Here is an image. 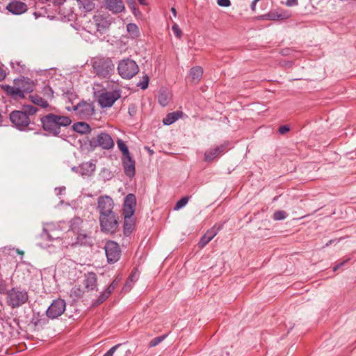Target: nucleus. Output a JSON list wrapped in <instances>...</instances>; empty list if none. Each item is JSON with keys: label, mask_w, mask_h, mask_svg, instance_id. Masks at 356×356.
<instances>
[{"label": "nucleus", "mask_w": 356, "mask_h": 356, "mask_svg": "<svg viewBox=\"0 0 356 356\" xmlns=\"http://www.w3.org/2000/svg\"><path fill=\"white\" fill-rule=\"evenodd\" d=\"M66 303L63 299L54 300L46 311L48 318L55 319L60 316L65 311Z\"/></svg>", "instance_id": "obj_8"}, {"label": "nucleus", "mask_w": 356, "mask_h": 356, "mask_svg": "<svg viewBox=\"0 0 356 356\" xmlns=\"http://www.w3.org/2000/svg\"><path fill=\"white\" fill-rule=\"evenodd\" d=\"M203 69L200 66H195L190 70L189 75L193 80L200 81L202 76Z\"/></svg>", "instance_id": "obj_31"}, {"label": "nucleus", "mask_w": 356, "mask_h": 356, "mask_svg": "<svg viewBox=\"0 0 356 356\" xmlns=\"http://www.w3.org/2000/svg\"><path fill=\"white\" fill-rule=\"evenodd\" d=\"M189 200V197L185 196L181 197L179 200H178L174 207V210L177 211L184 207L188 203Z\"/></svg>", "instance_id": "obj_40"}, {"label": "nucleus", "mask_w": 356, "mask_h": 356, "mask_svg": "<svg viewBox=\"0 0 356 356\" xmlns=\"http://www.w3.org/2000/svg\"><path fill=\"white\" fill-rule=\"evenodd\" d=\"M107 261L109 264H114L117 262L121 255V250L119 245L113 241H108L106 243L104 247Z\"/></svg>", "instance_id": "obj_10"}, {"label": "nucleus", "mask_w": 356, "mask_h": 356, "mask_svg": "<svg viewBox=\"0 0 356 356\" xmlns=\"http://www.w3.org/2000/svg\"><path fill=\"white\" fill-rule=\"evenodd\" d=\"M289 130L290 128L288 125H282L280 127L278 131L280 134H285L286 133L289 131Z\"/></svg>", "instance_id": "obj_52"}, {"label": "nucleus", "mask_w": 356, "mask_h": 356, "mask_svg": "<svg viewBox=\"0 0 356 356\" xmlns=\"http://www.w3.org/2000/svg\"><path fill=\"white\" fill-rule=\"evenodd\" d=\"M113 22L109 15L97 14L86 24L85 29L88 33L99 38L108 31Z\"/></svg>", "instance_id": "obj_2"}, {"label": "nucleus", "mask_w": 356, "mask_h": 356, "mask_svg": "<svg viewBox=\"0 0 356 356\" xmlns=\"http://www.w3.org/2000/svg\"><path fill=\"white\" fill-rule=\"evenodd\" d=\"M79 118L86 120L92 117L95 113V106L92 102L83 101L74 106Z\"/></svg>", "instance_id": "obj_11"}, {"label": "nucleus", "mask_w": 356, "mask_h": 356, "mask_svg": "<svg viewBox=\"0 0 356 356\" xmlns=\"http://www.w3.org/2000/svg\"><path fill=\"white\" fill-rule=\"evenodd\" d=\"M110 295L111 293L107 290L102 292L99 297L92 302V305H99L100 304L103 303L108 298Z\"/></svg>", "instance_id": "obj_34"}, {"label": "nucleus", "mask_w": 356, "mask_h": 356, "mask_svg": "<svg viewBox=\"0 0 356 356\" xmlns=\"http://www.w3.org/2000/svg\"><path fill=\"white\" fill-rule=\"evenodd\" d=\"M76 235V244L80 245L92 246L93 244L92 237L84 230L75 234Z\"/></svg>", "instance_id": "obj_21"}, {"label": "nucleus", "mask_w": 356, "mask_h": 356, "mask_svg": "<svg viewBox=\"0 0 356 356\" xmlns=\"http://www.w3.org/2000/svg\"><path fill=\"white\" fill-rule=\"evenodd\" d=\"M219 229H215V227H212L211 229L207 231V232L201 237L198 245L200 248H202L205 247L218 234Z\"/></svg>", "instance_id": "obj_23"}, {"label": "nucleus", "mask_w": 356, "mask_h": 356, "mask_svg": "<svg viewBox=\"0 0 356 356\" xmlns=\"http://www.w3.org/2000/svg\"><path fill=\"white\" fill-rule=\"evenodd\" d=\"M134 282H130L129 280H127L126 283L124 284V290H130L131 288L132 287V285Z\"/></svg>", "instance_id": "obj_54"}, {"label": "nucleus", "mask_w": 356, "mask_h": 356, "mask_svg": "<svg viewBox=\"0 0 356 356\" xmlns=\"http://www.w3.org/2000/svg\"><path fill=\"white\" fill-rule=\"evenodd\" d=\"M6 10L14 15H20L28 10V6L23 1L12 0L6 5Z\"/></svg>", "instance_id": "obj_14"}, {"label": "nucleus", "mask_w": 356, "mask_h": 356, "mask_svg": "<svg viewBox=\"0 0 356 356\" xmlns=\"http://www.w3.org/2000/svg\"><path fill=\"white\" fill-rule=\"evenodd\" d=\"M29 300L28 292L19 287H13L7 293L6 302L12 308H17Z\"/></svg>", "instance_id": "obj_4"}, {"label": "nucleus", "mask_w": 356, "mask_h": 356, "mask_svg": "<svg viewBox=\"0 0 356 356\" xmlns=\"http://www.w3.org/2000/svg\"><path fill=\"white\" fill-rule=\"evenodd\" d=\"M84 291L79 286H74L70 290V297L73 298V300H77L81 298L83 296Z\"/></svg>", "instance_id": "obj_33"}, {"label": "nucleus", "mask_w": 356, "mask_h": 356, "mask_svg": "<svg viewBox=\"0 0 356 356\" xmlns=\"http://www.w3.org/2000/svg\"><path fill=\"white\" fill-rule=\"evenodd\" d=\"M78 3L79 8L85 11L90 12L95 8V3L92 0H76Z\"/></svg>", "instance_id": "obj_29"}, {"label": "nucleus", "mask_w": 356, "mask_h": 356, "mask_svg": "<svg viewBox=\"0 0 356 356\" xmlns=\"http://www.w3.org/2000/svg\"><path fill=\"white\" fill-rule=\"evenodd\" d=\"M117 69L119 75L124 79H130L139 72L136 62L129 58L120 60Z\"/></svg>", "instance_id": "obj_5"}, {"label": "nucleus", "mask_w": 356, "mask_h": 356, "mask_svg": "<svg viewBox=\"0 0 356 356\" xmlns=\"http://www.w3.org/2000/svg\"><path fill=\"white\" fill-rule=\"evenodd\" d=\"M31 323L35 327L39 325H44L48 323V319L43 314L40 312H33V317L31 320Z\"/></svg>", "instance_id": "obj_26"}, {"label": "nucleus", "mask_w": 356, "mask_h": 356, "mask_svg": "<svg viewBox=\"0 0 356 356\" xmlns=\"http://www.w3.org/2000/svg\"><path fill=\"white\" fill-rule=\"evenodd\" d=\"M136 113V110H135V108L134 107H129V113L130 114V115L133 116Z\"/></svg>", "instance_id": "obj_62"}, {"label": "nucleus", "mask_w": 356, "mask_h": 356, "mask_svg": "<svg viewBox=\"0 0 356 356\" xmlns=\"http://www.w3.org/2000/svg\"><path fill=\"white\" fill-rule=\"evenodd\" d=\"M120 97L119 90L104 91L99 95L98 102L103 108L111 107Z\"/></svg>", "instance_id": "obj_12"}, {"label": "nucleus", "mask_w": 356, "mask_h": 356, "mask_svg": "<svg viewBox=\"0 0 356 356\" xmlns=\"http://www.w3.org/2000/svg\"><path fill=\"white\" fill-rule=\"evenodd\" d=\"M90 145L94 147L98 146L104 149H111L114 147V141L108 133L101 132L96 138L90 140Z\"/></svg>", "instance_id": "obj_9"}, {"label": "nucleus", "mask_w": 356, "mask_h": 356, "mask_svg": "<svg viewBox=\"0 0 356 356\" xmlns=\"http://www.w3.org/2000/svg\"><path fill=\"white\" fill-rule=\"evenodd\" d=\"M350 259V258H347L344 261H343L340 262L339 264H338L337 265H336L333 268V271L334 272L337 271L339 268H341V266H344Z\"/></svg>", "instance_id": "obj_53"}, {"label": "nucleus", "mask_w": 356, "mask_h": 356, "mask_svg": "<svg viewBox=\"0 0 356 356\" xmlns=\"http://www.w3.org/2000/svg\"><path fill=\"white\" fill-rule=\"evenodd\" d=\"M31 101L33 104L41 106L42 108H46L49 107V104L47 101L44 100L43 98L40 97L39 95H32L31 96Z\"/></svg>", "instance_id": "obj_32"}, {"label": "nucleus", "mask_w": 356, "mask_h": 356, "mask_svg": "<svg viewBox=\"0 0 356 356\" xmlns=\"http://www.w3.org/2000/svg\"><path fill=\"white\" fill-rule=\"evenodd\" d=\"M15 85L18 86L24 93L32 92L35 89V83L27 77L14 80Z\"/></svg>", "instance_id": "obj_18"}, {"label": "nucleus", "mask_w": 356, "mask_h": 356, "mask_svg": "<svg viewBox=\"0 0 356 356\" xmlns=\"http://www.w3.org/2000/svg\"><path fill=\"white\" fill-rule=\"evenodd\" d=\"M43 91L44 94L49 98H53L54 96V91L49 86H44L43 88Z\"/></svg>", "instance_id": "obj_49"}, {"label": "nucleus", "mask_w": 356, "mask_h": 356, "mask_svg": "<svg viewBox=\"0 0 356 356\" xmlns=\"http://www.w3.org/2000/svg\"><path fill=\"white\" fill-rule=\"evenodd\" d=\"M118 282L119 281L117 280V279H115L111 283V284L108 286L107 288V291L111 293L116 288V286H118Z\"/></svg>", "instance_id": "obj_48"}, {"label": "nucleus", "mask_w": 356, "mask_h": 356, "mask_svg": "<svg viewBox=\"0 0 356 356\" xmlns=\"http://www.w3.org/2000/svg\"><path fill=\"white\" fill-rule=\"evenodd\" d=\"M217 3L221 7H229L231 5L230 0H217Z\"/></svg>", "instance_id": "obj_50"}, {"label": "nucleus", "mask_w": 356, "mask_h": 356, "mask_svg": "<svg viewBox=\"0 0 356 356\" xmlns=\"http://www.w3.org/2000/svg\"><path fill=\"white\" fill-rule=\"evenodd\" d=\"M100 229L105 234H113L118 230L120 216L115 212H110L99 216Z\"/></svg>", "instance_id": "obj_3"}, {"label": "nucleus", "mask_w": 356, "mask_h": 356, "mask_svg": "<svg viewBox=\"0 0 356 356\" xmlns=\"http://www.w3.org/2000/svg\"><path fill=\"white\" fill-rule=\"evenodd\" d=\"M138 273L136 270L135 272H133L129 277L128 280H130L131 282H135L138 280Z\"/></svg>", "instance_id": "obj_51"}, {"label": "nucleus", "mask_w": 356, "mask_h": 356, "mask_svg": "<svg viewBox=\"0 0 356 356\" xmlns=\"http://www.w3.org/2000/svg\"><path fill=\"white\" fill-rule=\"evenodd\" d=\"M159 102L162 106H165L168 104V98L165 93H161L159 95Z\"/></svg>", "instance_id": "obj_44"}, {"label": "nucleus", "mask_w": 356, "mask_h": 356, "mask_svg": "<svg viewBox=\"0 0 356 356\" xmlns=\"http://www.w3.org/2000/svg\"><path fill=\"white\" fill-rule=\"evenodd\" d=\"M117 144L118 148L122 153V157H127L131 155L127 145L121 139H118Z\"/></svg>", "instance_id": "obj_35"}, {"label": "nucleus", "mask_w": 356, "mask_h": 356, "mask_svg": "<svg viewBox=\"0 0 356 356\" xmlns=\"http://www.w3.org/2000/svg\"><path fill=\"white\" fill-rule=\"evenodd\" d=\"M167 337H168V334L154 337V339H152L150 341V342L149 343V347L152 348V347L156 346L160 343H161Z\"/></svg>", "instance_id": "obj_38"}, {"label": "nucleus", "mask_w": 356, "mask_h": 356, "mask_svg": "<svg viewBox=\"0 0 356 356\" xmlns=\"http://www.w3.org/2000/svg\"><path fill=\"white\" fill-rule=\"evenodd\" d=\"M65 187H59V188H55V191L57 192V194H60L62 193V191H65Z\"/></svg>", "instance_id": "obj_61"}, {"label": "nucleus", "mask_w": 356, "mask_h": 356, "mask_svg": "<svg viewBox=\"0 0 356 356\" xmlns=\"http://www.w3.org/2000/svg\"><path fill=\"white\" fill-rule=\"evenodd\" d=\"M294 52V50L291 48H284L280 51V54L284 56H291Z\"/></svg>", "instance_id": "obj_46"}, {"label": "nucleus", "mask_w": 356, "mask_h": 356, "mask_svg": "<svg viewBox=\"0 0 356 356\" xmlns=\"http://www.w3.org/2000/svg\"><path fill=\"white\" fill-rule=\"evenodd\" d=\"M129 6L136 5V0H125Z\"/></svg>", "instance_id": "obj_63"}, {"label": "nucleus", "mask_w": 356, "mask_h": 356, "mask_svg": "<svg viewBox=\"0 0 356 356\" xmlns=\"http://www.w3.org/2000/svg\"><path fill=\"white\" fill-rule=\"evenodd\" d=\"M83 220L79 217H74L70 221L69 231L76 234L81 232L82 229Z\"/></svg>", "instance_id": "obj_27"}, {"label": "nucleus", "mask_w": 356, "mask_h": 356, "mask_svg": "<svg viewBox=\"0 0 356 356\" xmlns=\"http://www.w3.org/2000/svg\"><path fill=\"white\" fill-rule=\"evenodd\" d=\"M38 109L37 107L33 105H25L23 106V112H26L27 113V116L30 118V116L33 115L38 112Z\"/></svg>", "instance_id": "obj_39"}, {"label": "nucleus", "mask_w": 356, "mask_h": 356, "mask_svg": "<svg viewBox=\"0 0 356 356\" xmlns=\"http://www.w3.org/2000/svg\"><path fill=\"white\" fill-rule=\"evenodd\" d=\"M6 75V74L5 71L2 68L0 67V81H3L5 79Z\"/></svg>", "instance_id": "obj_58"}, {"label": "nucleus", "mask_w": 356, "mask_h": 356, "mask_svg": "<svg viewBox=\"0 0 356 356\" xmlns=\"http://www.w3.org/2000/svg\"><path fill=\"white\" fill-rule=\"evenodd\" d=\"M129 8L132 10V12L135 16H136L138 13H140V11L136 8V4L129 6Z\"/></svg>", "instance_id": "obj_57"}, {"label": "nucleus", "mask_w": 356, "mask_h": 356, "mask_svg": "<svg viewBox=\"0 0 356 356\" xmlns=\"http://www.w3.org/2000/svg\"><path fill=\"white\" fill-rule=\"evenodd\" d=\"M149 78L147 74H145L143 76V79L139 81L136 85L138 87L140 88L142 90H145L148 87Z\"/></svg>", "instance_id": "obj_41"}, {"label": "nucleus", "mask_w": 356, "mask_h": 356, "mask_svg": "<svg viewBox=\"0 0 356 356\" xmlns=\"http://www.w3.org/2000/svg\"><path fill=\"white\" fill-rule=\"evenodd\" d=\"M127 31L131 35L133 38H136L139 35L138 27L134 23H129L127 25Z\"/></svg>", "instance_id": "obj_36"}, {"label": "nucleus", "mask_w": 356, "mask_h": 356, "mask_svg": "<svg viewBox=\"0 0 356 356\" xmlns=\"http://www.w3.org/2000/svg\"><path fill=\"white\" fill-rule=\"evenodd\" d=\"M134 282H130L129 280H127L126 283L124 284V290H130L131 288L132 287V285Z\"/></svg>", "instance_id": "obj_55"}, {"label": "nucleus", "mask_w": 356, "mask_h": 356, "mask_svg": "<svg viewBox=\"0 0 356 356\" xmlns=\"http://www.w3.org/2000/svg\"><path fill=\"white\" fill-rule=\"evenodd\" d=\"M41 127L47 136H58L62 127H67L72 123V120L66 115L49 113L40 117Z\"/></svg>", "instance_id": "obj_1"}, {"label": "nucleus", "mask_w": 356, "mask_h": 356, "mask_svg": "<svg viewBox=\"0 0 356 356\" xmlns=\"http://www.w3.org/2000/svg\"><path fill=\"white\" fill-rule=\"evenodd\" d=\"M65 0H54V4L55 6H61L65 3Z\"/></svg>", "instance_id": "obj_59"}, {"label": "nucleus", "mask_w": 356, "mask_h": 356, "mask_svg": "<svg viewBox=\"0 0 356 356\" xmlns=\"http://www.w3.org/2000/svg\"><path fill=\"white\" fill-rule=\"evenodd\" d=\"M114 64L108 58H96L92 63L95 74L99 77H108L114 70Z\"/></svg>", "instance_id": "obj_6"}, {"label": "nucleus", "mask_w": 356, "mask_h": 356, "mask_svg": "<svg viewBox=\"0 0 356 356\" xmlns=\"http://www.w3.org/2000/svg\"><path fill=\"white\" fill-rule=\"evenodd\" d=\"M72 129L74 131L81 134H89L91 131L89 124L84 122H75L72 126Z\"/></svg>", "instance_id": "obj_28"}, {"label": "nucleus", "mask_w": 356, "mask_h": 356, "mask_svg": "<svg viewBox=\"0 0 356 356\" xmlns=\"http://www.w3.org/2000/svg\"><path fill=\"white\" fill-rule=\"evenodd\" d=\"M136 204V196L132 194H128L124 200L122 214L127 215V217H131L135 212V207Z\"/></svg>", "instance_id": "obj_16"}, {"label": "nucleus", "mask_w": 356, "mask_h": 356, "mask_svg": "<svg viewBox=\"0 0 356 356\" xmlns=\"http://www.w3.org/2000/svg\"><path fill=\"white\" fill-rule=\"evenodd\" d=\"M124 216V224H123V234L125 236H129L133 232L136 222L134 218L131 217H127V215Z\"/></svg>", "instance_id": "obj_24"}, {"label": "nucleus", "mask_w": 356, "mask_h": 356, "mask_svg": "<svg viewBox=\"0 0 356 356\" xmlns=\"http://www.w3.org/2000/svg\"><path fill=\"white\" fill-rule=\"evenodd\" d=\"M11 67L19 73H22L25 70V65L22 64V62L15 61L10 62Z\"/></svg>", "instance_id": "obj_42"}, {"label": "nucleus", "mask_w": 356, "mask_h": 356, "mask_svg": "<svg viewBox=\"0 0 356 356\" xmlns=\"http://www.w3.org/2000/svg\"><path fill=\"white\" fill-rule=\"evenodd\" d=\"M95 164L92 162H85L77 168V172L82 176H91L95 171Z\"/></svg>", "instance_id": "obj_22"}, {"label": "nucleus", "mask_w": 356, "mask_h": 356, "mask_svg": "<svg viewBox=\"0 0 356 356\" xmlns=\"http://www.w3.org/2000/svg\"><path fill=\"white\" fill-rule=\"evenodd\" d=\"M85 288L88 290H93L97 286V275L95 273H89L85 275L83 280Z\"/></svg>", "instance_id": "obj_25"}, {"label": "nucleus", "mask_w": 356, "mask_h": 356, "mask_svg": "<svg viewBox=\"0 0 356 356\" xmlns=\"http://www.w3.org/2000/svg\"><path fill=\"white\" fill-rule=\"evenodd\" d=\"M129 6L136 5V0H125Z\"/></svg>", "instance_id": "obj_64"}, {"label": "nucleus", "mask_w": 356, "mask_h": 356, "mask_svg": "<svg viewBox=\"0 0 356 356\" xmlns=\"http://www.w3.org/2000/svg\"><path fill=\"white\" fill-rule=\"evenodd\" d=\"M122 165L125 175L133 178L136 174V161L130 155L127 157H122Z\"/></svg>", "instance_id": "obj_17"}, {"label": "nucleus", "mask_w": 356, "mask_h": 356, "mask_svg": "<svg viewBox=\"0 0 356 356\" xmlns=\"http://www.w3.org/2000/svg\"><path fill=\"white\" fill-rule=\"evenodd\" d=\"M298 0H286V4L287 6H293L298 5Z\"/></svg>", "instance_id": "obj_56"}, {"label": "nucleus", "mask_w": 356, "mask_h": 356, "mask_svg": "<svg viewBox=\"0 0 356 356\" xmlns=\"http://www.w3.org/2000/svg\"><path fill=\"white\" fill-rule=\"evenodd\" d=\"M264 19H270V20H279L286 18L285 16L282 14H278L277 12H270L267 15L263 16Z\"/></svg>", "instance_id": "obj_37"}, {"label": "nucleus", "mask_w": 356, "mask_h": 356, "mask_svg": "<svg viewBox=\"0 0 356 356\" xmlns=\"http://www.w3.org/2000/svg\"><path fill=\"white\" fill-rule=\"evenodd\" d=\"M227 145L228 143H225L207 149L204 154V161L207 162H211L218 156L223 154L227 150Z\"/></svg>", "instance_id": "obj_15"}, {"label": "nucleus", "mask_w": 356, "mask_h": 356, "mask_svg": "<svg viewBox=\"0 0 356 356\" xmlns=\"http://www.w3.org/2000/svg\"><path fill=\"white\" fill-rule=\"evenodd\" d=\"M106 8L114 14L120 13L125 10L124 3L122 0H106Z\"/></svg>", "instance_id": "obj_19"}, {"label": "nucleus", "mask_w": 356, "mask_h": 356, "mask_svg": "<svg viewBox=\"0 0 356 356\" xmlns=\"http://www.w3.org/2000/svg\"><path fill=\"white\" fill-rule=\"evenodd\" d=\"M122 345V343H118L112 348H111L103 356H113L116 350Z\"/></svg>", "instance_id": "obj_47"}, {"label": "nucleus", "mask_w": 356, "mask_h": 356, "mask_svg": "<svg viewBox=\"0 0 356 356\" xmlns=\"http://www.w3.org/2000/svg\"><path fill=\"white\" fill-rule=\"evenodd\" d=\"M172 30L174 33V34L175 35V36L180 39L182 36V31L180 29L179 25L176 23H175L172 26Z\"/></svg>", "instance_id": "obj_45"}, {"label": "nucleus", "mask_w": 356, "mask_h": 356, "mask_svg": "<svg viewBox=\"0 0 356 356\" xmlns=\"http://www.w3.org/2000/svg\"><path fill=\"white\" fill-rule=\"evenodd\" d=\"M181 113L172 112L168 113L165 118L163 120V123L165 125H170L177 121L181 116Z\"/></svg>", "instance_id": "obj_30"}, {"label": "nucleus", "mask_w": 356, "mask_h": 356, "mask_svg": "<svg viewBox=\"0 0 356 356\" xmlns=\"http://www.w3.org/2000/svg\"><path fill=\"white\" fill-rule=\"evenodd\" d=\"M9 119L17 130L20 131H25L29 130V126L31 124V118L27 116L26 112L22 111L15 110L9 114Z\"/></svg>", "instance_id": "obj_7"}, {"label": "nucleus", "mask_w": 356, "mask_h": 356, "mask_svg": "<svg viewBox=\"0 0 356 356\" xmlns=\"http://www.w3.org/2000/svg\"><path fill=\"white\" fill-rule=\"evenodd\" d=\"M286 217H287L286 212L284 211H282V210H280V211H276L273 213V218L275 220H282L285 219Z\"/></svg>", "instance_id": "obj_43"}, {"label": "nucleus", "mask_w": 356, "mask_h": 356, "mask_svg": "<svg viewBox=\"0 0 356 356\" xmlns=\"http://www.w3.org/2000/svg\"><path fill=\"white\" fill-rule=\"evenodd\" d=\"M2 88L8 95L11 96L14 99L24 98V92L18 86L15 85V87H13L9 85H5L2 86Z\"/></svg>", "instance_id": "obj_20"}, {"label": "nucleus", "mask_w": 356, "mask_h": 356, "mask_svg": "<svg viewBox=\"0 0 356 356\" xmlns=\"http://www.w3.org/2000/svg\"><path fill=\"white\" fill-rule=\"evenodd\" d=\"M113 208L114 202L110 196L104 195L98 197L97 209L99 216L115 211Z\"/></svg>", "instance_id": "obj_13"}, {"label": "nucleus", "mask_w": 356, "mask_h": 356, "mask_svg": "<svg viewBox=\"0 0 356 356\" xmlns=\"http://www.w3.org/2000/svg\"><path fill=\"white\" fill-rule=\"evenodd\" d=\"M259 0H254L252 1L251 3V5H250V8L252 10H255V8H256V4L257 3Z\"/></svg>", "instance_id": "obj_60"}]
</instances>
